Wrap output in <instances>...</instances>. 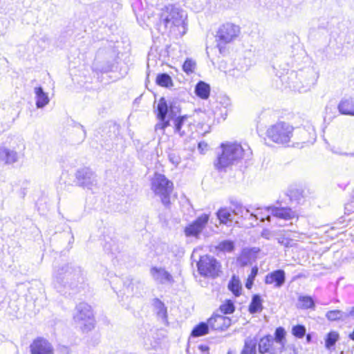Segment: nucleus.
Returning <instances> with one entry per match:
<instances>
[{
	"label": "nucleus",
	"instance_id": "nucleus-1",
	"mask_svg": "<svg viewBox=\"0 0 354 354\" xmlns=\"http://www.w3.org/2000/svg\"><path fill=\"white\" fill-rule=\"evenodd\" d=\"M53 279L56 288H68L77 291L84 288L86 274L81 267L65 263L55 269Z\"/></svg>",
	"mask_w": 354,
	"mask_h": 354
},
{
	"label": "nucleus",
	"instance_id": "nucleus-2",
	"mask_svg": "<svg viewBox=\"0 0 354 354\" xmlns=\"http://www.w3.org/2000/svg\"><path fill=\"white\" fill-rule=\"evenodd\" d=\"M221 148V152L218 154L214 162L215 168L219 171L225 169L241 159L249 158L252 155L250 147L246 143H223Z\"/></svg>",
	"mask_w": 354,
	"mask_h": 354
},
{
	"label": "nucleus",
	"instance_id": "nucleus-3",
	"mask_svg": "<svg viewBox=\"0 0 354 354\" xmlns=\"http://www.w3.org/2000/svg\"><path fill=\"white\" fill-rule=\"evenodd\" d=\"M186 18L187 15L183 10L169 5L162 10L160 23L163 24L165 29L169 30V32L183 36L187 31Z\"/></svg>",
	"mask_w": 354,
	"mask_h": 354
},
{
	"label": "nucleus",
	"instance_id": "nucleus-4",
	"mask_svg": "<svg viewBox=\"0 0 354 354\" xmlns=\"http://www.w3.org/2000/svg\"><path fill=\"white\" fill-rule=\"evenodd\" d=\"M151 187L153 193L160 197L162 204L168 206L170 204V195L173 191V183L165 175L155 173L151 180Z\"/></svg>",
	"mask_w": 354,
	"mask_h": 354
},
{
	"label": "nucleus",
	"instance_id": "nucleus-5",
	"mask_svg": "<svg viewBox=\"0 0 354 354\" xmlns=\"http://www.w3.org/2000/svg\"><path fill=\"white\" fill-rule=\"evenodd\" d=\"M294 127L284 122H277L267 131L268 137L274 142L281 145L288 144L293 136Z\"/></svg>",
	"mask_w": 354,
	"mask_h": 354
},
{
	"label": "nucleus",
	"instance_id": "nucleus-6",
	"mask_svg": "<svg viewBox=\"0 0 354 354\" xmlns=\"http://www.w3.org/2000/svg\"><path fill=\"white\" fill-rule=\"evenodd\" d=\"M73 319L84 330H91L94 328L91 307L86 303L82 302L76 306Z\"/></svg>",
	"mask_w": 354,
	"mask_h": 354
},
{
	"label": "nucleus",
	"instance_id": "nucleus-7",
	"mask_svg": "<svg viewBox=\"0 0 354 354\" xmlns=\"http://www.w3.org/2000/svg\"><path fill=\"white\" fill-rule=\"evenodd\" d=\"M240 32L239 26L231 23H226L218 28L216 38L220 53H222L226 44L232 42L238 37Z\"/></svg>",
	"mask_w": 354,
	"mask_h": 354
},
{
	"label": "nucleus",
	"instance_id": "nucleus-8",
	"mask_svg": "<svg viewBox=\"0 0 354 354\" xmlns=\"http://www.w3.org/2000/svg\"><path fill=\"white\" fill-rule=\"evenodd\" d=\"M197 267L201 275L216 277L218 275L221 266L215 258L205 255L201 257Z\"/></svg>",
	"mask_w": 354,
	"mask_h": 354
},
{
	"label": "nucleus",
	"instance_id": "nucleus-9",
	"mask_svg": "<svg viewBox=\"0 0 354 354\" xmlns=\"http://www.w3.org/2000/svg\"><path fill=\"white\" fill-rule=\"evenodd\" d=\"M76 183L84 188L93 190L97 187V176L89 168H83L78 170L75 174Z\"/></svg>",
	"mask_w": 354,
	"mask_h": 354
},
{
	"label": "nucleus",
	"instance_id": "nucleus-10",
	"mask_svg": "<svg viewBox=\"0 0 354 354\" xmlns=\"http://www.w3.org/2000/svg\"><path fill=\"white\" fill-rule=\"evenodd\" d=\"M208 221L209 216L207 214H203L198 217L195 221L185 227V235L187 236H197L204 229Z\"/></svg>",
	"mask_w": 354,
	"mask_h": 354
},
{
	"label": "nucleus",
	"instance_id": "nucleus-11",
	"mask_svg": "<svg viewBox=\"0 0 354 354\" xmlns=\"http://www.w3.org/2000/svg\"><path fill=\"white\" fill-rule=\"evenodd\" d=\"M31 354H54L50 343L46 339L38 337L30 346Z\"/></svg>",
	"mask_w": 354,
	"mask_h": 354
},
{
	"label": "nucleus",
	"instance_id": "nucleus-12",
	"mask_svg": "<svg viewBox=\"0 0 354 354\" xmlns=\"http://www.w3.org/2000/svg\"><path fill=\"white\" fill-rule=\"evenodd\" d=\"M150 274L155 281L160 284L174 282L171 274L163 268L152 267L150 269Z\"/></svg>",
	"mask_w": 354,
	"mask_h": 354
},
{
	"label": "nucleus",
	"instance_id": "nucleus-13",
	"mask_svg": "<svg viewBox=\"0 0 354 354\" xmlns=\"http://www.w3.org/2000/svg\"><path fill=\"white\" fill-rule=\"evenodd\" d=\"M124 286L127 293L132 295H138L141 294L144 285L138 279L129 276L125 278Z\"/></svg>",
	"mask_w": 354,
	"mask_h": 354
},
{
	"label": "nucleus",
	"instance_id": "nucleus-14",
	"mask_svg": "<svg viewBox=\"0 0 354 354\" xmlns=\"http://www.w3.org/2000/svg\"><path fill=\"white\" fill-rule=\"evenodd\" d=\"M211 328L216 330H225L231 325V319L223 315H216L208 319Z\"/></svg>",
	"mask_w": 354,
	"mask_h": 354
},
{
	"label": "nucleus",
	"instance_id": "nucleus-15",
	"mask_svg": "<svg viewBox=\"0 0 354 354\" xmlns=\"http://www.w3.org/2000/svg\"><path fill=\"white\" fill-rule=\"evenodd\" d=\"M259 352L261 354L269 353L270 354H277L279 350L274 344V339L271 335L262 337L259 342Z\"/></svg>",
	"mask_w": 354,
	"mask_h": 354
},
{
	"label": "nucleus",
	"instance_id": "nucleus-16",
	"mask_svg": "<svg viewBox=\"0 0 354 354\" xmlns=\"http://www.w3.org/2000/svg\"><path fill=\"white\" fill-rule=\"evenodd\" d=\"M286 281V274L283 270H277L268 274L265 279L266 284H274L275 288L281 287Z\"/></svg>",
	"mask_w": 354,
	"mask_h": 354
},
{
	"label": "nucleus",
	"instance_id": "nucleus-17",
	"mask_svg": "<svg viewBox=\"0 0 354 354\" xmlns=\"http://www.w3.org/2000/svg\"><path fill=\"white\" fill-rule=\"evenodd\" d=\"M19 156L16 151L5 147H0V162L3 165H12L18 161Z\"/></svg>",
	"mask_w": 354,
	"mask_h": 354
},
{
	"label": "nucleus",
	"instance_id": "nucleus-18",
	"mask_svg": "<svg viewBox=\"0 0 354 354\" xmlns=\"http://www.w3.org/2000/svg\"><path fill=\"white\" fill-rule=\"evenodd\" d=\"M267 209L274 216L279 218L289 220L295 216V212L289 207H268Z\"/></svg>",
	"mask_w": 354,
	"mask_h": 354
},
{
	"label": "nucleus",
	"instance_id": "nucleus-19",
	"mask_svg": "<svg viewBox=\"0 0 354 354\" xmlns=\"http://www.w3.org/2000/svg\"><path fill=\"white\" fill-rule=\"evenodd\" d=\"M216 216L220 223L230 226L233 221V214L229 208H220L216 212Z\"/></svg>",
	"mask_w": 354,
	"mask_h": 354
},
{
	"label": "nucleus",
	"instance_id": "nucleus-20",
	"mask_svg": "<svg viewBox=\"0 0 354 354\" xmlns=\"http://www.w3.org/2000/svg\"><path fill=\"white\" fill-rule=\"evenodd\" d=\"M337 109L342 115H354V100L352 99L342 100Z\"/></svg>",
	"mask_w": 354,
	"mask_h": 354
},
{
	"label": "nucleus",
	"instance_id": "nucleus-21",
	"mask_svg": "<svg viewBox=\"0 0 354 354\" xmlns=\"http://www.w3.org/2000/svg\"><path fill=\"white\" fill-rule=\"evenodd\" d=\"M35 93L36 95V106L38 109H41L49 103L48 94L44 91L41 86L35 88Z\"/></svg>",
	"mask_w": 354,
	"mask_h": 354
},
{
	"label": "nucleus",
	"instance_id": "nucleus-22",
	"mask_svg": "<svg viewBox=\"0 0 354 354\" xmlns=\"http://www.w3.org/2000/svg\"><path fill=\"white\" fill-rule=\"evenodd\" d=\"M196 95L203 100H207L210 93V86L208 84L200 81L195 86Z\"/></svg>",
	"mask_w": 354,
	"mask_h": 354
},
{
	"label": "nucleus",
	"instance_id": "nucleus-23",
	"mask_svg": "<svg viewBox=\"0 0 354 354\" xmlns=\"http://www.w3.org/2000/svg\"><path fill=\"white\" fill-rule=\"evenodd\" d=\"M153 306L157 314V316L160 318L163 322L167 321V310L165 304L159 299H154Z\"/></svg>",
	"mask_w": 354,
	"mask_h": 354
},
{
	"label": "nucleus",
	"instance_id": "nucleus-24",
	"mask_svg": "<svg viewBox=\"0 0 354 354\" xmlns=\"http://www.w3.org/2000/svg\"><path fill=\"white\" fill-rule=\"evenodd\" d=\"M286 333L285 329L282 327L277 328L274 333V343L275 342V346L277 347L279 353L281 352L285 345Z\"/></svg>",
	"mask_w": 354,
	"mask_h": 354
},
{
	"label": "nucleus",
	"instance_id": "nucleus-25",
	"mask_svg": "<svg viewBox=\"0 0 354 354\" xmlns=\"http://www.w3.org/2000/svg\"><path fill=\"white\" fill-rule=\"evenodd\" d=\"M158 118L159 120L166 119L167 115H169V105L164 97L160 98L157 106Z\"/></svg>",
	"mask_w": 354,
	"mask_h": 354
},
{
	"label": "nucleus",
	"instance_id": "nucleus-26",
	"mask_svg": "<svg viewBox=\"0 0 354 354\" xmlns=\"http://www.w3.org/2000/svg\"><path fill=\"white\" fill-rule=\"evenodd\" d=\"M298 308L301 309H310L315 308V302L313 298L310 296H302L300 295L298 297V301L297 304Z\"/></svg>",
	"mask_w": 354,
	"mask_h": 354
},
{
	"label": "nucleus",
	"instance_id": "nucleus-27",
	"mask_svg": "<svg viewBox=\"0 0 354 354\" xmlns=\"http://www.w3.org/2000/svg\"><path fill=\"white\" fill-rule=\"evenodd\" d=\"M326 317L329 321H339L346 320L347 319L346 312H343L339 310H333L328 311L326 314Z\"/></svg>",
	"mask_w": 354,
	"mask_h": 354
},
{
	"label": "nucleus",
	"instance_id": "nucleus-28",
	"mask_svg": "<svg viewBox=\"0 0 354 354\" xmlns=\"http://www.w3.org/2000/svg\"><path fill=\"white\" fill-rule=\"evenodd\" d=\"M263 308L262 300L259 295H254L249 306V311L251 314H254L261 311Z\"/></svg>",
	"mask_w": 354,
	"mask_h": 354
},
{
	"label": "nucleus",
	"instance_id": "nucleus-29",
	"mask_svg": "<svg viewBox=\"0 0 354 354\" xmlns=\"http://www.w3.org/2000/svg\"><path fill=\"white\" fill-rule=\"evenodd\" d=\"M257 343L255 339L247 338L241 354H256Z\"/></svg>",
	"mask_w": 354,
	"mask_h": 354
},
{
	"label": "nucleus",
	"instance_id": "nucleus-30",
	"mask_svg": "<svg viewBox=\"0 0 354 354\" xmlns=\"http://www.w3.org/2000/svg\"><path fill=\"white\" fill-rule=\"evenodd\" d=\"M156 84L162 87H171L173 86L171 77L167 73L158 74L156 80Z\"/></svg>",
	"mask_w": 354,
	"mask_h": 354
},
{
	"label": "nucleus",
	"instance_id": "nucleus-31",
	"mask_svg": "<svg viewBox=\"0 0 354 354\" xmlns=\"http://www.w3.org/2000/svg\"><path fill=\"white\" fill-rule=\"evenodd\" d=\"M209 327V326L208 322H201L193 328L192 331V335L193 337L203 336L208 333Z\"/></svg>",
	"mask_w": 354,
	"mask_h": 354
},
{
	"label": "nucleus",
	"instance_id": "nucleus-32",
	"mask_svg": "<svg viewBox=\"0 0 354 354\" xmlns=\"http://www.w3.org/2000/svg\"><path fill=\"white\" fill-rule=\"evenodd\" d=\"M228 288L235 296H239L241 290V285L238 278L233 276L228 283Z\"/></svg>",
	"mask_w": 354,
	"mask_h": 354
},
{
	"label": "nucleus",
	"instance_id": "nucleus-33",
	"mask_svg": "<svg viewBox=\"0 0 354 354\" xmlns=\"http://www.w3.org/2000/svg\"><path fill=\"white\" fill-rule=\"evenodd\" d=\"M339 339V334L337 332L332 331L328 333L325 340V346L327 348L333 346Z\"/></svg>",
	"mask_w": 354,
	"mask_h": 354
},
{
	"label": "nucleus",
	"instance_id": "nucleus-34",
	"mask_svg": "<svg viewBox=\"0 0 354 354\" xmlns=\"http://www.w3.org/2000/svg\"><path fill=\"white\" fill-rule=\"evenodd\" d=\"M196 62L192 59L187 58L183 65V69L185 73H186L187 75L191 74L194 72L196 68Z\"/></svg>",
	"mask_w": 354,
	"mask_h": 354
},
{
	"label": "nucleus",
	"instance_id": "nucleus-35",
	"mask_svg": "<svg viewBox=\"0 0 354 354\" xmlns=\"http://www.w3.org/2000/svg\"><path fill=\"white\" fill-rule=\"evenodd\" d=\"M235 310L234 303L231 300H227L224 304L221 305L220 310L223 314H231Z\"/></svg>",
	"mask_w": 354,
	"mask_h": 354
},
{
	"label": "nucleus",
	"instance_id": "nucleus-36",
	"mask_svg": "<svg viewBox=\"0 0 354 354\" xmlns=\"http://www.w3.org/2000/svg\"><path fill=\"white\" fill-rule=\"evenodd\" d=\"M234 243L231 241H224L221 242L217 248L223 252H230L234 250Z\"/></svg>",
	"mask_w": 354,
	"mask_h": 354
},
{
	"label": "nucleus",
	"instance_id": "nucleus-37",
	"mask_svg": "<svg viewBox=\"0 0 354 354\" xmlns=\"http://www.w3.org/2000/svg\"><path fill=\"white\" fill-rule=\"evenodd\" d=\"M232 205H233V209L231 210H232V214L234 215L243 216L245 212V213L249 212L248 209H245L244 207L242 206V205H241L239 203H233Z\"/></svg>",
	"mask_w": 354,
	"mask_h": 354
},
{
	"label": "nucleus",
	"instance_id": "nucleus-38",
	"mask_svg": "<svg viewBox=\"0 0 354 354\" xmlns=\"http://www.w3.org/2000/svg\"><path fill=\"white\" fill-rule=\"evenodd\" d=\"M306 331L305 326L300 324L294 326L292 328V335L298 338H302L305 335Z\"/></svg>",
	"mask_w": 354,
	"mask_h": 354
},
{
	"label": "nucleus",
	"instance_id": "nucleus-39",
	"mask_svg": "<svg viewBox=\"0 0 354 354\" xmlns=\"http://www.w3.org/2000/svg\"><path fill=\"white\" fill-rule=\"evenodd\" d=\"M184 120H185V117H178L175 120V128H174L175 132L178 133L180 136H183L185 134L184 131H181V127L184 123Z\"/></svg>",
	"mask_w": 354,
	"mask_h": 354
},
{
	"label": "nucleus",
	"instance_id": "nucleus-40",
	"mask_svg": "<svg viewBox=\"0 0 354 354\" xmlns=\"http://www.w3.org/2000/svg\"><path fill=\"white\" fill-rule=\"evenodd\" d=\"M169 117L172 118L180 112V108L177 102H171L169 104Z\"/></svg>",
	"mask_w": 354,
	"mask_h": 354
},
{
	"label": "nucleus",
	"instance_id": "nucleus-41",
	"mask_svg": "<svg viewBox=\"0 0 354 354\" xmlns=\"http://www.w3.org/2000/svg\"><path fill=\"white\" fill-rule=\"evenodd\" d=\"M169 161L175 166L177 167L181 161L179 154L176 152H171L168 155Z\"/></svg>",
	"mask_w": 354,
	"mask_h": 354
},
{
	"label": "nucleus",
	"instance_id": "nucleus-42",
	"mask_svg": "<svg viewBox=\"0 0 354 354\" xmlns=\"http://www.w3.org/2000/svg\"><path fill=\"white\" fill-rule=\"evenodd\" d=\"M9 25V21L5 17H0V35H3Z\"/></svg>",
	"mask_w": 354,
	"mask_h": 354
},
{
	"label": "nucleus",
	"instance_id": "nucleus-43",
	"mask_svg": "<svg viewBox=\"0 0 354 354\" xmlns=\"http://www.w3.org/2000/svg\"><path fill=\"white\" fill-rule=\"evenodd\" d=\"M159 120V122L157 123L155 126V131L158 132L159 130H160L163 132L165 129L169 126V121L166 120V119Z\"/></svg>",
	"mask_w": 354,
	"mask_h": 354
},
{
	"label": "nucleus",
	"instance_id": "nucleus-44",
	"mask_svg": "<svg viewBox=\"0 0 354 354\" xmlns=\"http://www.w3.org/2000/svg\"><path fill=\"white\" fill-rule=\"evenodd\" d=\"M345 214L354 212V197L350 199L344 205Z\"/></svg>",
	"mask_w": 354,
	"mask_h": 354
},
{
	"label": "nucleus",
	"instance_id": "nucleus-45",
	"mask_svg": "<svg viewBox=\"0 0 354 354\" xmlns=\"http://www.w3.org/2000/svg\"><path fill=\"white\" fill-rule=\"evenodd\" d=\"M277 240L279 244L284 245L286 248H288L290 246V243L291 240L286 238L283 236H281L277 238Z\"/></svg>",
	"mask_w": 354,
	"mask_h": 354
},
{
	"label": "nucleus",
	"instance_id": "nucleus-46",
	"mask_svg": "<svg viewBox=\"0 0 354 354\" xmlns=\"http://www.w3.org/2000/svg\"><path fill=\"white\" fill-rule=\"evenodd\" d=\"M272 233L268 229H264L261 232V236L266 239H270Z\"/></svg>",
	"mask_w": 354,
	"mask_h": 354
},
{
	"label": "nucleus",
	"instance_id": "nucleus-47",
	"mask_svg": "<svg viewBox=\"0 0 354 354\" xmlns=\"http://www.w3.org/2000/svg\"><path fill=\"white\" fill-rule=\"evenodd\" d=\"M198 149L201 153H203L207 149V144L204 142H201L198 145Z\"/></svg>",
	"mask_w": 354,
	"mask_h": 354
},
{
	"label": "nucleus",
	"instance_id": "nucleus-48",
	"mask_svg": "<svg viewBox=\"0 0 354 354\" xmlns=\"http://www.w3.org/2000/svg\"><path fill=\"white\" fill-rule=\"evenodd\" d=\"M198 349L202 352V353H207L208 351H209V347L206 345H200L198 346Z\"/></svg>",
	"mask_w": 354,
	"mask_h": 354
},
{
	"label": "nucleus",
	"instance_id": "nucleus-49",
	"mask_svg": "<svg viewBox=\"0 0 354 354\" xmlns=\"http://www.w3.org/2000/svg\"><path fill=\"white\" fill-rule=\"evenodd\" d=\"M347 318L352 317L354 319V306L348 312H346Z\"/></svg>",
	"mask_w": 354,
	"mask_h": 354
},
{
	"label": "nucleus",
	"instance_id": "nucleus-50",
	"mask_svg": "<svg viewBox=\"0 0 354 354\" xmlns=\"http://www.w3.org/2000/svg\"><path fill=\"white\" fill-rule=\"evenodd\" d=\"M339 155L345 156H350L354 158V151L351 153H347V152H341L339 153Z\"/></svg>",
	"mask_w": 354,
	"mask_h": 354
},
{
	"label": "nucleus",
	"instance_id": "nucleus-51",
	"mask_svg": "<svg viewBox=\"0 0 354 354\" xmlns=\"http://www.w3.org/2000/svg\"><path fill=\"white\" fill-rule=\"evenodd\" d=\"M310 87V83H307L306 86V88H298V91L299 92H304V91H306L307 90H308Z\"/></svg>",
	"mask_w": 354,
	"mask_h": 354
},
{
	"label": "nucleus",
	"instance_id": "nucleus-52",
	"mask_svg": "<svg viewBox=\"0 0 354 354\" xmlns=\"http://www.w3.org/2000/svg\"><path fill=\"white\" fill-rule=\"evenodd\" d=\"M80 127L82 129L83 131V138H86V130L84 129V127L81 124H79Z\"/></svg>",
	"mask_w": 354,
	"mask_h": 354
},
{
	"label": "nucleus",
	"instance_id": "nucleus-53",
	"mask_svg": "<svg viewBox=\"0 0 354 354\" xmlns=\"http://www.w3.org/2000/svg\"><path fill=\"white\" fill-rule=\"evenodd\" d=\"M257 273V268H252V274H254V276H255Z\"/></svg>",
	"mask_w": 354,
	"mask_h": 354
},
{
	"label": "nucleus",
	"instance_id": "nucleus-54",
	"mask_svg": "<svg viewBox=\"0 0 354 354\" xmlns=\"http://www.w3.org/2000/svg\"><path fill=\"white\" fill-rule=\"evenodd\" d=\"M306 340L308 342H310V340H311V337L310 336V335H308L307 337H306Z\"/></svg>",
	"mask_w": 354,
	"mask_h": 354
},
{
	"label": "nucleus",
	"instance_id": "nucleus-55",
	"mask_svg": "<svg viewBox=\"0 0 354 354\" xmlns=\"http://www.w3.org/2000/svg\"><path fill=\"white\" fill-rule=\"evenodd\" d=\"M251 284H252V283H249V281H248V282L246 283V285H245L246 288H250Z\"/></svg>",
	"mask_w": 354,
	"mask_h": 354
},
{
	"label": "nucleus",
	"instance_id": "nucleus-56",
	"mask_svg": "<svg viewBox=\"0 0 354 354\" xmlns=\"http://www.w3.org/2000/svg\"><path fill=\"white\" fill-rule=\"evenodd\" d=\"M178 252L180 254H183V250H180L179 248H178Z\"/></svg>",
	"mask_w": 354,
	"mask_h": 354
},
{
	"label": "nucleus",
	"instance_id": "nucleus-57",
	"mask_svg": "<svg viewBox=\"0 0 354 354\" xmlns=\"http://www.w3.org/2000/svg\"><path fill=\"white\" fill-rule=\"evenodd\" d=\"M266 220H268V221H270V216H268L266 217Z\"/></svg>",
	"mask_w": 354,
	"mask_h": 354
},
{
	"label": "nucleus",
	"instance_id": "nucleus-58",
	"mask_svg": "<svg viewBox=\"0 0 354 354\" xmlns=\"http://www.w3.org/2000/svg\"><path fill=\"white\" fill-rule=\"evenodd\" d=\"M227 354H233V353L230 351H229Z\"/></svg>",
	"mask_w": 354,
	"mask_h": 354
}]
</instances>
